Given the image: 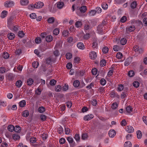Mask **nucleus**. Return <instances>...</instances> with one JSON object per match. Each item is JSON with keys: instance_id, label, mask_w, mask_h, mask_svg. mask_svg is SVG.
Listing matches in <instances>:
<instances>
[{"instance_id": "1", "label": "nucleus", "mask_w": 147, "mask_h": 147, "mask_svg": "<svg viewBox=\"0 0 147 147\" xmlns=\"http://www.w3.org/2000/svg\"><path fill=\"white\" fill-rule=\"evenodd\" d=\"M44 4L43 2L40 1L36 3L34 5H30L29 7H30L31 9L33 8L39 9L42 7L44 6Z\"/></svg>"}, {"instance_id": "2", "label": "nucleus", "mask_w": 147, "mask_h": 147, "mask_svg": "<svg viewBox=\"0 0 147 147\" xmlns=\"http://www.w3.org/2000/svg\"><path fill=\"white\" fill-rule=\"evenodd\" d=\"M14 18L11 16L7 19V26L9 28H11V26L14 23Z\"/></svg>"}, {"instance_id": "3", "label": "nucleus", "mask_w": 147, "mask_h": 147, "mask_svg": "<svg viewBox=\"0 0 147 147\" xmlns=\"http://www.w3.org/2000/svg\"><path fill=\"white\" fill-rule=\"evenodd\" d=\"M14 4V2L13 1H7L5 3L4 6L6 7H10L13 6Z\"/></svg>"}, {"instance_id": "4", "label": "nucleus", "mask_w": 147, "mask_h": 147, "mask_svg": "<svg viewBox=\"0 0 147 147\" xmlns=\"http://www.w3.org/2000/svg\"><path fill=\"white\" fill-rule=\"evenodd\" d=\"M134 50L136 52L139 53H142L143 51V49L141 48H139V46L137 45H136L134 46Z\"/></svg>"}, {"instance_id": "5", "label": "nucleus", "mask_w": 147, "mask_h": 147, "mask_svg": "<svg viewBox=\"0 0 147 147\" xmlns=\"http://www.w3.org/2000/svg\"><path fill=\"white\" fill-rule=\"evenodd\" d=\"M89 56L91 59H94L97 57V54L94 51H92L90 52Z\"/></svg>"}, {"instance_id": "6", "label": "nucleus", "mask_w": 147, "mask_h": 147, "mask_svg": "<svg viewBox=\"0 0 147 147\" xmlns=\"http://www.w3.org/2000/svg\"><path fill=\"white\" fill-rule=\"evenodd\" d=\"M109 136L111 138H113L116 135V132L114 129H111L108 133Z\"/></svg>"}, {"instance_id": "7", "label": "nucleus", "mask_w": 147, "mask_h": 147, "mask_svg": "<svg viewBox=\"0 0 147 147\" xmlns=\"http://www.w3.org/2000/svg\"><path fill=\"white\" fill-rule=\"evenodd\" d=\"M94 116L92 114L87 115L84 117V119L85 121H88L93 118Z\"/></svg>"}, {"instance_id": "8", "label": "nucleus", "mask_w": 147, "mask_h": 147, "mask_svg": "<svg viewBox=\"0 0 147 147\" xmlns=\"http://www.w3.org/2000/svg\"><path fill=\"white\" fill-rule=\"evenodd\" d=\"M97 30L99 34H102L103 31V24H101L98 25L97 27Z\"/></svg>"}, {"instance_id": "9", "label": "nucleus", "mask_w": 147, "mask_h": 147, "mask_svg": "<svg viewBox=\"0 0 147 147\" xmlns=\"http://www.w3.org/2000/svg\"><path fill=\"white\" fill-rule=\"evenodd\" d=\"M126 131L128 133H132L134 132V129L133 127L131 126H127L126 128Z\"/></svg>"}, {"instance_id": "10", "label": "nucleus", "mask_w": 147, "mask_h": 147, "mask_svg": "<svg viewBox=\"0 0 147 147\" xmlns=\"http://www.w3.org/2000/svg\"><path fill=\"white\" fill-rule=\"evenodd\" d=\"M77 47L80 49L83 50L85 48L84 45L82 42H78L77 45Z\"/></svg>"}, {"instance_id": "11", "label": "nucleus", "mask_w": 147, "mask_h": 147, "mask_svg": "<svg viewBox=\"0 0 147 147\" xmlns=\"http://www.w3.org/2000/svg\"><path fill=\"white\" fill-rule=\"evenodd\" d=\"M64 6V3L61 1H60L57 2V7L59 9H62Z\"/></svg>"}, {"instance_id": "12", "label": "nucleus", "mask_w": 147, "mask_h": 147, "mask_svg": "<svg viewBox=\"0 0 147 147\" xmlns=\"http://www.w3.org/2000/svg\"><path fill=\"white\" fill-rule=\"evenodd\" d=\"M79 9L80 11L82 13H85L87 10V7L86 6H82L79 8Z\"/></svg>"}, {"instance_id": "13", "label": "nucleus", "mask_w": 147, "mask_h": 147, "mask_svg": "<svg viewBox=\"0 0 147 147\" xmlns=\"http://www.w3.org/2000/svg\"><path fill=\"white\" fill-rule=\"evenodd\" d=\"M28 0H20V3L22 5H26L29 3Z\"/></svg>"}, {"instance_id": "14", "label": "nucleus", "mask_w": 147, "mask_h": 147, "mask_svg": "<svg viewBox=\"0 0 147 147\" xmlns=\"http://www.w3.org/2000/svg\"><path fill=\"white\" fill-rule=\"evenodd\" d=\"M12 138L15 140H18L20 139V137L18 134H13Z\"/></svg>"}, {"instance_id": "15", "label": "nucleus", "mask_w": 147, "mask_h": 147, "mask_svg": "<svg viewBox=\"0 0 147 147\" xmlns=\"http://www.w3.org/2000/svg\"><path fill=\"white\" fill-rule=\"evenodd\" d=\"M126 29L127 31L131 32L134 31L135 30V28L134 26H131L128 28H127Z\"/></svg>"}, {"instance_id": "16", "label": "nucleus", "mask_w": 147, "mask_h": 147, "mask_svg": "<svg viewBox=\"0 0 147 147\" xmlns=\"http://www.w3.org/2000/svg\"><path fill=\"white\" fill-rule=\"evenodd\" d=\"M126 111L125 112V113L127 114V113H130L132 111V109L130 106H128L126 108Z\"/></svg>"}, {"instance_id": "17", "label": "nucleus", "mask_w": 147, "mask_h": 147, "mask_svg": "<svg viewBox=\"0 0 147 147\" xmlns=\"http://www.w3.org/2000/svg\"><path fill=\"white\" fill-rule=\"evenodd\" d=\"M7 14V11L4 10L1 13V17L2 18H3L6 17Z\"/></svg>"}, {"instance_id": "18", "label": "nucleus", "mask_w": 147, "mask_h": 147, "mask_svg": "<svg viewBox=\"0 0 147 147\" xmlns=\"http://www.w3.org/2000/svg\"><path fill=\"white\" fill-rule=\"evenodd\" d=\"M33 82V80L32 78H30L27 80V84L28 86H31L32 85Z\"/></svg>"}, {"instance_id": "19", "label": "nucleus", "mask_w": 147, "mask_h": 147, "mask_svg": "<svg viewBox=\"0 0 147 147\" xmlns=\"http://www.w3.org/2000/svg\"><path fill=\"white\" fill-rule=\"evenodd\" d=\"M19 104L20 107H24L26 105V102L25 100H22L19 102Z\"/></svg>"}, {"instance_id": "20", "label": "nucleus", "mask_w": 147, "mask_h": 147, "mask_svg": "<svg viewBox=\"0 0 147 147\" xmlns=\"http://www.w3.org/2000/svg\"><path fill=\"white\" fill-rule=\"evenodd\" d=\"M15 36L14 34L12 33H9L7 35L8 38L10 40H12L15 37Z\"/></svg>"}, {"instance_id": "21", "label": "nucleus", "mask_w": 147, "mask_h": 147, "mask_svg": "<svg viewBox=\"0 0 147 147\" xmlns=\"http://www.w3.org/2000/svg\"><path fill=\"white\" fill-rule=\"evenodd\" d=\"M38 110L40 113H43L45 111V109L44 107L41 106L38 108Z\"/></svg>"}, {"instance_id": "22", "label": "nucleus", "mask_w": 147, "mask_h": 147, "mask_svg": "<svg viewBox=\"0 0 147 147\" xmlns=\"http://www.w3.org/2000/svg\"><path fill=\"white\" fill-rule=\"evenodd\" d=\"M53 40L52 36L50 35H48L46 37V40L47 42H50Z\"/></svg>"}, {"instance_id": "23", "label": "nucleus", "mask_w": 147, "mask_h": 147, "mask_svg": "<svg viewBox=\"0 0 147 147\" xmlns=\"http://www.w3.org/2000/svg\"><path fill=\"white\" fill-rule=\"evenodd\" d=\"M80 82L78 80H76L73 82V85L75 87H78L80 84Z\"/></svg>"}, {"instance_id": "24", "label": "nucleus", "mask_w": 147, "mask_h": 147, "mask_svg": "<svg viewBox=\"0 0 147 147\" xmlns=\"http://www.w3.org/2000/svg\"><path fill=\"white\" fill-rule=\"evenodd\" d=\"M22 82L21 80L17 81L16 83V86L18 88H20L22 85Z\"/></svg>"}, {"instance_id": "25", "label": "nucleus", "mask_w": 147, "mask_h": 147, "mask_svg": "<svg viewBox=\"0 0 147 147\" xmlns=\"http://www.w3.org/2000/svg\"><path fill=\"white\" fill-rule=\"evenodd\" d=\"M131 144L129 141H127L125 142L124 144V147H131Z\"/></svg>"}, {"instance_id": "26", "label": "nucleus", "mask_w": 147, "mask_h": 147, "mask_svg": "<svg viewBox=\"0 0 147 147\" xmlns=\"http://www.w3.org/2000/svg\"><path fill=\"white\" fill-rule=\"evenodd\" d=\"M96 13L95 10H92L89 12V14L90 16H93Z\"/></svg>"}, {"instance_id": "27", "label": "nucleus", "mask_w": 147, "mask_h": 147, "mask_svg": "<svg viewBox=\"0 0 147 147\" xmlns=\"http://www.w3.org/2000/svg\"><path fill=\"white\" fill-rule=\"evenodd\" d=\"M29 115V112L28 111H24L22 112V115L25 117H27Z\"/></svg>"}, {"instance_id": "28", "label": "nucleus", "mask_w": 147, "mask_h": 147, "mask_svg": "<svg viewBox=\"0 0 147 147\" xmlns=\"http://www.w3.org/2000/svg\"><path fill=\"white\" fill-rule=\"evenodd\" d=\"M82 25V22L80 21H77L75 23L76 26L77 28L80 27Z\"/></svg>"}, {"instance_id": "29", "label": "nucleus", "mask_w": 147, "mask_h": 147, "mask_svg": "<svg viewBox=\"0 0 147 147\" xmlns=\"http://www.w3.org/2000/svg\"><path fill=\"white\" fill-rule=\"evenodd\" d=\"M137 137L138 139H140L142 136V134L141 131L140 130H138L136 132Z\"/></svg>"}, {"instance_id": "30", "label": "nucleus", "mask_w": 147, "mask_h": 147, "mask_svg": "<svg viewBox=\"0 0 147 147\" xmlns=\"http://www.w3.org/2000/svg\"><path fill=\"white\" fill-rule=\"evenodd\" d=\"M127 42L126 39L125 38H122L120 40V43L122 45H125Z\"/></svg>"}, {"instance_id": "31", "label": "nucleus", "mask_w": 147, "mask_h": 147, "mask_svg": "<svg viewBox=\"0 0 147 147\" xmlns=\"http://www.w3.org/2000/svg\"><path fill=\"white\" fill-rule=\"evenodd\" d=\"M14 127L12 125H9L8 126V130L12 132L14 130Z\"/></svg>"}, {"instance_id": "32", "label": "nucleus", "mask_w": 147, "mask_h": 147, "mask_svg": "<svg viewBox=\"0 0 147 147\" xmlns=\"http://www.w3.org/2000/svg\"><path fill=\"white\" fill-rule=\"evenodd\" d=\"M21 128L19 126H16L14 127V130L16 132L19 133L20 131Z\"/></svg>"}, {"instance_id": "33", "label": "nucleus", "mask_w": 147, "mask_h": 147, "mask_svg": "<svg viewBox=\"0 0 147 147\" xmlns=\"http://www.w3.org/2000/svg\"><path fill=\"white\" fill-rule=\"evenodd\" d=\"M39 65V63L37 61H34L32 63V65L33 67L34 68H37Z\"/></svg>"}, {"instance_id": "34", "label": "nucleus", "mask_w": 147, "mask_h": 147, "mask_svg": "<svg viewBox=\"0 0 147 147\" xmlns=\"http://www.w3.org/2000/svg\"><path fill=\"white\" fill-rule=\"evenodd\" d=\"M100 65L101 67L105 66L106 65V61L104 59H103L100 61Z\"/></svg>"}, {"instance_id": "35", "label": "nucleus", "mask_w": 147, "mask_h": 147, "mask_svg": "<svg viewBox=\"0 0 147 147\" xmlns=\"http://www.w3.org/2000/svg\"><path fill=\"white\" fill-rule=\"evenodd\" d=\"M127 75L129 77H132L134 75V72L133 71L131 70L128 72Z\"/></svg>"}, {"instance_id": "36", "label": "nucleus", "mask_w": 147, "mask_h": 147, "mask_svg": "<svg viewBox=\"0 0 147 147\" xmlns=\"http://www.w3.org/2000/svg\"><path fill=\"white\" fill-rule=\"evenodd\" d=\"M100 84L102 86L105 85L106 83V81L104 78H102L100 81Z\"/></svg>"}, {"instance_id": "37", "label": "nucleus", "mask_w": 147, "mask_h": 147, "mask_svg": "<svg viewBox=\"0 0 147 147\" xmlns=\"http://www.w3.org/2000/svg\"><path fill=\"white\" fill-rule=\"evenodd\" d=\"M137 5V3L136 1H134L131 4V7L132 9L136 8Z\"/></svg>"}, {"instance_id": "38", "label": "nucleus", "mask_w": 147, "mask_h": 147, "mask_svg": "<svg viewBox=\"0 0 147 147\" xmlns=\"http://www.w3.org/2000/svg\"><path fill=\"white\" fill-rule=\"evenodd\" d=\"M55 21V19L54 17H51L49 18L47 20L48 22L49 23H52Z\"/></svg>"}, {"instance_id": "39", "label": "nucleus", "mask_w": 147, "mask_h": 147, "mask_svg": "<svg viewBox=\"0 0 147 147\" xmlns=\"http://www.w3.org/2000/svg\"><path fill=\"white\" fill-rule=\"evenodd\" d=\"M71 130L68 128H65V133L66 134L68 135L71 132Z\"/></svg>"}, {"instance_id": "40", "label": "nucleus", "mask_w": 147, "mask_h": 147, "mask_svg": "<svg viewBox=\"0 0 147 147\" xmlns=\"http://www.w3.org/2000/svg\"><path fill=\"white\" fill-rule=\"evenodd\" d=\"M123 56V55L122 54L120 53L119 52L117 53L116 55V57L118 59H121L122 58Z\"/></svg>"}, {"instance_id": "41", "label": "nucleus", "mask_w": 147, "mask_h": 147, "mask_svg": "<svg viewBox=\"0 0 147 147\" xmlns=\"http://www.w3.org/2000/svg\"><path fill=\"white\" fill-rule=\"evenodd\" d=\"M66 58L67 59H71L72 57V54L69 53H67L66 55Z\"/></svg>"}, {"instance_id": "42", "label": "nucleus", "mask_w": 147, "mask_h": 147, "mask_svg": "<svg viewBox=\"0 0 147 147\" xmlns=\"http://www.w3.org/2000/svg\"><path fill=\"white\" fill-rule=\"evenodd\" d=\"M67 140L70 144L74 142L73 139L71 137H68L67 138Z\"/></svg>"}, {"instance_id": "43", "label": "nucleus", "mask_w": 147, "mask_h": 147, "mask_svg": "<svg viewBox=\"0 0 147 147\" xmlns=\"http://www.w3.org/2000/svg\"><path fill=\"white\" fill-rule=\"evenodd\" d=\"M95 10L96 13H100L102 11L101 9L99 7H96Z\"/></svg>"}, {"instance_id": "44", "label": "nucleus", "mask_w": 147, "mask_h": 147, "mask_svg": "<svg viewBox=\"0 0 147 147\" xmlns=\"http://www.w3.org/2000/svg\"><path fill=\"white\" fill-rule=\"evenodd\" d=\"M61 90V87L60 86H56L55 88V90L57 92H59Z\"/></svg>"}, {"instance_id": "45", "label": "nucleus", "mask_w": 147, "mask_h": 147, "mask_svg": "<svg viewBox=\"0 0 147 147\" xmlns=\"http://www.w3.org/2000/svg\"><path fill=\"white\" fill-rule=\"evenodd\" d=\"M59 30L58 28H56L53 31V34L55 35H58L59 34Z\"/></svg>"}, {"instance_id": "46", "label": "nucleus", "mask_w": 147, "mask_h": 147, "mask_svg": "<svg viewBox=\"0 0 147 147\" xmlns=\"http://www.w3.org/2000/svg\"><path fill=\"white\" fill-rule=\"evenodd\" d=\"M140 83L138 81H135L133 83V86L136 88H138L139 86Z\"/></svg>"}, {"instance_id": "47", "label": "nucleus", "mask_w": 147, "mask_h": 147, "mask_svg": "<svg viewBox=\"0 0 147 147\" xmlns=\"http://www.w3.org/2000/svg\"><path fill=\"white\" fill-rule=\"evenodd\" d=\"M9 57V55L7 52H4L3 55V57L5 59H7Z\"/></svg>"}, {"instance_id": "48", "label": "nucleus", "mask_w": 147, "mask_h": 147, "mask_svg": "<svg viewBox=\"0 0 147 147\" xmlns=\"http://www.w3.org/2000/svg\"><path fill=\"white\" fill-rule=\"evenodd\" d=\"M118 107V104L116 102L113 103L111 107L113 109H115Z\"/></svg>"}, {"instance_id": "49", "label": "nucleus", "mask_w": 147, "mask_h": 147, "mask_svg": "<svg viewBox=\"0 0 147 147\" xmlns=\"http://www.w3.org/2000/svg\"><path fill=\"white\" fill-rule=\"evenodd\" d=\"M102 7L104 9H107L108 7L107 4L106 3H103L102 5Z\"/></svg>"}, {"instance_id": "50", "label": "nucleus", "mask_w": 147, "mask_h": 147, "mask_svg": "<svg viewBox=\"0 0 147 147\" xmlns=\"http://www.w3.org/2000/svg\"><path fill=\"white\" fill-rule=\"evenodd\" d=\"M91 72L92 74L95 75L97 73V70L96 68H94L92 70Z\"/></svg>"}, {"instance_id": "51", "label": "nucleus", "mask_w": 147, "mask_h": 147, "mask_svg": "<svg viewBox=\"0 0 147 147\" xmlns=\"http://www.w3.org/2000/svg\"><path fill=\"white\" fill-rule=\"evenodd\" d=\"M123 85L121 84L119 85L118 88V91H121L123 89Z\"/></svg>"}, {"instance_id": "52", "label": "nucleus", "mask_w": 147, "mask_h": 147, "mask_svg": "<svg viewBox=\"0 0 147 147\" xmlns=\"http://www.w3.org/2000/svg\"><path fill=\"white\" fill-rule=\"evenodd\" d=\"M74 138L77 142L79 141L80 140L79 135L78 134H76L74 136Z\"/></svg>"}, {"instance_id": "53", "label": "nucleus", "mask_w": 147, "mask_h": 147, "mask_svg": "<svg viewBox=\"0 0 147 147\" xmlns=\"http://www.w3.org/2000/svg\"><path fill=\"white\" fill-rule=\"evenodd\" d=\"M56 83V81L55 80H51L50 82V84L51 86L55 85Z\"/></svg>"}, {"instance_id": "54", "label": "nucleus", "mask_w": 147, "mask_h": 147, "mask_svg": "<svg viewBox=\"0 0 147 147\" xmlns=\"http://www.w3.org/2000/svg\"><path fill=\"white\" fill-rule=\"evenodd\" d=\"M41 38L40 37L36 38L35 39V42L36 43L39 44L41 42Z\"/></svg>"}, {"instance_id": "55", "label": "nucleus", "mask_w": 147, "mask_h": 147, "mask_svg": "<svg viewBox=\"0 0 147 147\" xmlns=\"http://www.w3.org/2000/svg\"><path fill=\"white\" fill-rule=\"evenodd\" d=\"M62 34L64 36H66L69 35V32L67 30H64Z\"/></svg>"}, {"instance_id": "56", "label": "nucleus", "mask_w": 147, "mask_h": 147, "mask_svg": "<svg viewBox=\"0 0 147 147\" xmlns=\"http://www.w3.org/2000/svg\"><path fill=\"white\" fill-rule=\"evenodd\" d=\"M88 137L87 134H84L82 135V139L83 140H86L87 139Z\"/></svg>"}, {"instance_id": "57", "label": "nucleus", "mask_w": 147, "mask_h": 147, "mask_svg": "<svg viewBox=\"0 0 147 147\" xmlns=\"http://www.w3.org/2000/svg\"><path fill=\"white\" fill-rule=\"evenodd\" d=\"M102 51L104 53L106 54L108 51V48L106 47H105L103 48Z\"/></svg>"}, {"instance_id": "58", "label": "nucleus", "mask_w": 147, "mask_h": 147, "mask_svg": "<svg viewBox=\"0 0 147 147\" xmlns=\"http://www.w3.org/2000/svg\"><path fill=\"white\" fill-rule=\"evenodd\" d=\"M7 78L9 80H12L13 79V74H9L7 76Z\"/></svg>"}, {"instance_id": "59", "label": "nucleus", "mask_w": 147, "mask_h": 147, "mask_svg": "<svg viewBox=\"0 0 147 147\" xmlns=\"http://www.w3.org/2000/svg\"><path fill=\"white\" fill-rule=\"evenodd\" d=\"M30 17L32 19H34L36 17V15L35 13H33L30 15Z\"/></svg>"}, {"instance_id": "60", "label": "nucleus", "mask_w": 147, "mask_h": 147, "mask_svg": "<svg viewBox=\"0 0 147 147\" xmlns=\"http://www.w3.org/2000/svg\"><path fill=\"white\" fill-rule=\"evenodd\" d=\"M41 90L39 88H38L37 89L35 90V94L37 95H40L41 94Z\"/></svg>"}, {"instance_id": "61", "label": "nucleus", "mask_w": 147, "mask_h": 147, "mask_svg": "<svg viewBox=\"0 0 147 147\" xmlns=\"http://www.w3.org/2000/svg\"><path fill=\"white\" fill-rule=\"evenodd\" d=\"M24 35V33L22 31H20L18 33V35L20 38H22Z\"/></svg>"}, {"instance_id": "62", "label": "nucleus", "mask_w": 147, "mask_h": 147, "mask_svg": "<svg viewBox=\"0 0 147 147\" xmlns=\"http://www.w3.org/2000/svg\"><path fill=\"white\" fill-rule=\"evenodd\" d=\"M80 59L78 57H76L74 58V62L76 63H78L80 61Z\"/></svg>"}, {"instance_id": "63", "label": "nucleus", "mask_w": 147, "mask_h": 147, "mask_svg": "<svg viewBox=\"0 0 147 147\" xmlns=\"http://www.w3.org/2000/svg\"><path fill=\"white\" fill-rule=\"evenodd\" d=\"M65 138H61L59 140V142L61 144H63L65 143Z\"/></svg>"}, {"instance_id": "64", "label": "nucleus", "mask_w": 147, "mask_h": 147, "mask_svg": "<svg viewBox=\"0 0 147 147\" xmlns=\"http://www.w3.org/2000/svg\"><path fill=\"white\" fill-rule=\"evenodd\" d=\"M142 119L145 124L147 125V117L143 116L142 117Z\"/></svg>"}]
</instances>
